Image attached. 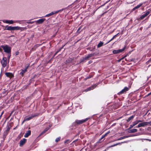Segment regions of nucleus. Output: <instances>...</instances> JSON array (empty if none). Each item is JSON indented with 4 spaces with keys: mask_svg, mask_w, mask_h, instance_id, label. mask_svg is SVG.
I'll return each mask as SVG.
<instances>
[{
    "mask_svg": "<svg viewBox=\"0 0 151 151\" xmlns=\"http://www.w3.org/2000/svg\"><path fill=\"white\" fill-rule=\"evenodd\" d=\"M97 84H95L94 85H92L90 87L91 90H92L94 89L97 86Z\"/></svg>",
    "mask_w": 151,
    "mask_h": 151,
    "instance_id": "4be33fe9",
    "label": "nucleus"
},
{
    "mask_svg": "<svg viewBox=\"0 0 151 151\" xmlns=\"http://www.w3.org/2000/svg\"><path fill=\"white\" fill-rule=\"evenodd\" d=\"M135 125L132 122V124H131L129 126V129H131L133 128L135 126Z\"/></svg>",
    "mask_w": 151,
    "mask_h": 151,
    "instance_id": "f704fd0d",
    "label": "nucleus"
},
{
    "mask_svg": "<svg viewBox=\"0 0 151 151\" xmlns=\"http://www.w3.org/2000/svg\"><path fill=\"white\" fill-rule=\"evenodd\" d=\"M151 95V92H150V93H148L147 95V96H150V95Z\"/></svg>",
    "mask_w": 151,
    "mask_h": 151,
    "instance_id": "09e8293b",
    "label": "nucleus"
},
{
    "mask_svg": "<svg viewBox=\"0 0 151 151\" xmlns=\"http://www.w3.org/2000/svg\"><path fill=\"white\" fill-rule=\"evenodd\" d=\"M150 62H151V58L147 61L146 62V63H147V64H148Z\"/></svg>",
    "mask_w": 151,
    "mask_h": 151,
    "instance_id": "58836bf2",
    "label": "nucleus"
},
{
    "mask_svg": "<svg viewBox=\"0 0 151 151\" xmlns=\"http://www.w3.org/2000/svg\"><path fill=\"white\" fill-rule=\"evenodd\" d=\"M73 58H70V57H69V58L66 60V63L67 64L68 63H69L71 62L73 60Z\"/></svg>",
    "mask_w": 151,
    "mask_h": 151,
    "instance_id": "a211bd4d",
    "label": "nucleus"
},
{
    "mask_svg": "<svg viewBox=\"0 0 151 151\" xmlns=\"http://www.w3.org/2000/svg\"><path fill=\"white\" fill-rule=\"evenodd\" d=\"M91 63V61H89V63L90 64Z\"/></svg>",
    "mask_w": 151,
    "mask_h": 151,
    "instance_id": "bf43d9fd",
    "label": "nucleus"
},
{
    "mask_svg": "<svg viewBox=\"0 0 151 151\" xmlns=\"http://www.w3.org/2000/svg\"><path fill=\"white\" fill-rule=\"evenodd\" d=\"M60 138H61L60 137H58L57 138H56V139L55 140V142H59L60 140Z\"/></svg>",
    "mask_w": 151,
    "mask_h": 151,
    "instance_id": "c9c22d12",
    "label": "nucleus"
},
{
    "mask_svg": "<svg viewBox=\"0 0 151 151\" xmlns=\"http://www.w3.org/2000/svg\"><path fill=\"white\" fill-rule=\"evenodd\" d=\"M12 113H11L10 115V116H9V117H10V116H11V114H12Z\"/></svg>",
    "mask_w": 151,
    "mask_h": 151,
    "instance_id": "052dcab7",
    "label": "nucleus"
},
{
    "mask_svg": "<svg viewBox=\"0 0 151 151\" xmlns=\"http://www.w3.org/2000/svg\"><path fill=\"white\" fill-rule=\"evenodd\" d=\"M4 30H6L10 31L13 30V27L6 26L5 27Z\"/></svg>",
    "mask_w": 151,
    "mask_h": 151,
    "instance_id": "2eb2a0df",
    "label": "nucleus"
},
{
    "mask_svg": "<svg viewBox=\"0 0 151 151\" xmlns=\"http://www.w3.org/2000/svg\"><path fill=\"white\" fill-rule=\"evenodd\" d=\"M29 64H27L25 66V67L24 68V70H26V71L27 72V70L28 69V68H29Z\"/></svg>",
    "mask_w": 151,
    "mask_h": 151,
    "instance_id": "c85d7f7f",
    "label": "nucleus"
},
{
    "mask_svg": "<svg viewBox=\"0 0 151 151\" xmlns=\"http://www.w3.org/2000/svg\"><path fill=\"white\" fill-rule=\"evenodd\" d=\"M129 90V88L126 86L121 91L117 93V94L120 95L124 93H125L127 91H128Z\"/></svg>",
    "mask_w": 151,
    "mask_h": 151,
    "instance_id": "39448f33",
    "label": "nucleus"
},
{
    "mask_svg": "<svg viewBox=\"0 0 151 151\" xmlns=\"http://www.w3.org/2000/svg\"><path fill=\"white\" fill-rule=\"evenodd\" d=\"M89 57H85V58H83L81 60L80 63H81L84 61L86 59H87Z\"/></svg>",
    "mask_w": 151,
    "mask_h": 151,
    "instance_id": "c756f323",
    "label": "nucleus"
},
{
    "mask_svg": "<svg viewBox=\"0 0 151 151\" xmlns=\"http://www.w3.org/2000/svg\"><path fill=\"white\" fill-rule=\"evenodd\" d=\"M146 126L150 125L151 126V121H150L149 122H145Z\"/></svg>",
    "mask_w": 151,
    "mask_h": 151,
    "instance_id": "2f4dec72",
    "label": "nucleus"
},
{
    "mask_svg": "<svg viewBox=\"0 0 151 151\" xmlns=\"http://www.w3.org/2000/svg\"><path fill=\"white\" fill-rule=\"evenodd\" d=\"M48 130V129H45L42 133H41L39 136H40L42 134L44 133H45Z\"/></svg>",
    "mask_w": 151,
    "mask_h": 151,
    "instance_id": "7c9ffc66",
    "label": "nucleus"
},
{
    "mask_svg": "<svg viewBox=\"0 0 151 151\" xmlns=\"http://www.w3.org/2000/svg\"><path fill=\"white\" fill-rule=\"evenodd\" d=\"M111 40H109L108 42L107 43H109V42H111Z\"/></svg>",
    "mask_w": 151,
    "mask_h": 151,
    "instance_id": "4d7b16f0",
    "label": "nucleus"
},
{
    "mask_svg": "<svg viewBox=\"0 0 151 151\" xmlns=\"http://www.w3.org/2000/svg\"><path fill=\"white\" fill-rule=\"evenodd\" d=\"M77 140H78V139L75 140L72 143H73L74 142H76Z\"/></svg>",
    "mask_w": 151,
    "mask_h": 151,
    "instance_id": "603ef678",
    "label": "nucleus"
},
{
    "mask_svg": "<svg viewBox=\"0 0 151 151\" xmlns=\"http://www.w3.org/2000/svg\"><path fill=\"white\" fill-rule=\"evenodd\" d=\"M103 44L104 43L103 42L100 41L97 46V47L99 48L101 46H102L103 45Z\"/></svg>",
    "mask_w": 151,
    "mask_h": 151,
    "instance_id": "bb28decb",
    "label": "nucleus"
},
{
    "mask_svg": "<svg viewBox=\"0 0 151 151\" xmlns=\"http://www.w3.org/2000/svg\"><path fill=\"white\" fill-rule=\"evenodd\" d=\"M21 28L20 27L18 26L13 27V30H19Z\"/></svg>",
    "mask_w": 151,
    "mask_h": 151,
    "instance_id": "393cba45",
    "label": "nucleus"
},
{
    "mask_svg": "<svg viewBox=\"0 0 151 151\" xmlns=\"http://www.w3.org/2000/svg\"><path fill=\"white\" fill-rule=\"evenodd\" d=\"M93 77V76L91 75H89L86 78V79H88V78H92V77Z\"/></svg>",
    "mask_w": 151,
    "mask_h": 151,
    "instance_id": "a19ab883",
    "label": "nucleus"
},
{
    "mask_svg": "<svg viewBox=\"0 0 151 151\" xmlns=\"http://www.w3.org/2000/svg\"><path fill=\"white\" fill-rule=\"evenodd\" d=\"M88 118H86L85 119L81 120H76L75 122L78 124H80L86 122L88 121Z\"/></svg>",
    "mask_w": 151,
    "mask_h": 151,
    "instance_id": "7ed1b4c3",
    "label": "nucleus"
},
{
    "mask_svg": "<svg viewBox=\"0 0 151 151\" xmlns=\"http://www.w3.org/2000/svg\"><path fill=\"white\" fill-rule=\"evenodd\" d=\"M129 57H122V58L119 59L118 60V62H120L122 60V62L124 61V60H125L126 61L129 62L130 61H132L133 60L132 59H129Z\"/></svg>",
    "mask_w": 151,
    "mask_h": 151,
    "instance_id": "423d86ee",
    "label": "nucleus"
},
{
    "mask_svg": "<svg viewBox=\"0 0 151 151\" xmlns=\"http://www.w3.org/2000/svg\"><path fill=\"white\" fill-rule=\"evenodd\" d=\"M146 126V122H144L141 123H139L138 125L136 126L135 127L138 128L141 127H144Z\"/></svg>",
    "mask_w": 151,
    "mask_h": 151,
    "instance_id": "9d476101",
    "label": "nucleus"
},
{
    "mask_svg": "<svg viewBox=\"0 0 151 151\" xmlns=\"http://www.w3.org/2000/svg\"><path fill=\"white\" fill-rule=\"evenodd\" d=\"M135 125L132 122V124H131L129 126V129H131L133 128L135 126Z\"/></svg>",
    "mask_w": 151,
    "mask_h": 151,
    "instance_id": "72a5a7b5",
    "label": "nucleus"
},
{
    "mask_svg": "<svg viewBox=\"0 0 151 151\" xmlns=\"http://www.w3.org/2000/svg\"><path fill=\"white\" fill-rule=\"evenodd\" d=\"M4 22L9 24H12L14 23V21L12 20H6Z\"/></svg>",
    "mask_w": 151,
    "mask_h": 151,
    "instance_id": "aec40b11",
    "label": "nucleus"
},
{
    "mask_svg": "<svg viewBox=\"0 0 151 151\" xmlns=\"http://www.w3.org/2000/svg\"><path fill=\"white\" fill-rule=\"evenodd\" d=\"M90 90H91L90 88V87H89V88H88L87 89H86L85 91H89Z\"/></svg>",
    "mask_w": 151,
    "mask_h": 151,
    "instance_id": "79ce46f5",
    "label": "nucleus"
},
{
    "mask_svg": "<svg viewBox=\"0 0 151 151\" xmlns=\"http://www.w3.org/2000/svg\"><path fill=\"white\" fill-rule=\"evenodd\" d=\"M87 79H86V78H85V80H86Z\"/></svg>",
    "mask_w": 151,
    "mask_h": 151,
    "instance_id": "680f3d73",
    "label": "nucleus"
},
{
    "mask_svg": "<svg viewBox=\"0 0 151 151\" xmlns=\"http://www.w3.org/2000/svg\"><path fill=\"white\" fill-rule=\"evenodd\" d=\"M117 34L114 36H113V37H112V38L111 39V40H113L116 37V36H117Z\"/></svg>",
    "mask_w": 151,
    "mask_h": 151,
    "instance_id": "a18cd8bd",
    "label": "nucleus"
},
{
    "mask_svg": "<svg viewBox=\"0 0 151 151\" xmlns=\"http://www.w3.org/2000/svg\"><path fill=\"white\" fill-rule=\"evenodd\" d=\"M26 72V70L24 69H22L21 70V72L19 73V75L23 77L24 76V74Z\"/></svg>",
    "mask_w": 151,
    "mask_h": 151,
    "instance_id": "6ab92c4d",
    "label": "nucleus"
},
{
    "mask_svg": "<svg viewBox=\"0 0 151 151\" xmlns=\"http://www.w3.org/2000/svg\"><path fill=\"white\" fill-rule=\"evenodd\" d=\"M5 132H7L8 134L9 133V131L8 130H6Z\"/></svg>",
    "mask_w": 151,
    "mask_h": 151,
    "instance_id": "3c124183",
    "label": "nucleus"
},
{
    "mask_svg": "<svg viewBox=\"0 0 151 151\" xmlns=\"http://www.w3.org/2000/svg\"><path fill=\"white\" fill-rule=\"evenodd\" d=\"M19 52H16L15 53V55H19Z\"/></svg>",
    "mask_w": 151,
    "mask_h": 151,
    "instance_id": "de8ad7c7",
    "label": "nucleus"
},
{
    "mask_svg": "<svg viewBox=\"0 0 151 151\" xmlns=\"http://www.w3.org/2000/svg\"><path fill=\"white\" fill-rule=\"evenodd\" d=\"M20 21H19V20H17V21H15L14 22V23H20Z\"/></svg>",
    "mask_w": 151,
    "mask_h": 151,
    "instance_id": "49530a36",
    "label": "nucleus"
},
{
    "mask_svg": "<svg viewBox=\"0 0 151 151\" xmlns=\"http://www.w3.org/2000/svg\"><path fill=\"white\" fill-rule=\"evenodd\" d=\"M129 136H124L123 137H119V138L118 139H117V140H122V139H125V138H127L129 137Z\"/></svg>",
    "mask_w": 151,
    "mask_h": 151,
    "instance_id": "b1692460",
    "label": "nucleus"
},
{
    "mask_svg": "<svg viewBox=\"0 0 151 151\" xmlns=\"http://www.w3.org/2000/svg\"><path fill=\"white\" fill-rule=\"evenodd\" d=\"M128 132L131 133H135L137 132V130L136 129H129V128L128 129Z\"/></svg>",
    "mask_w": 151,
    "mask_h": 151,
    "instance_id": "f8f14e48",
    "label": "nucleus"
},
{
    "mask_svg": "<svg viewBox=\"0 0 151 151\" xmlns=\"http://www.w3.org/2000/svg\"><path fill=\"white\" fill-rule=\"evenodd\" d=\"M7 91L5 89H3L1 93V95H3V96L7 95L8 93V92H7Z\"/></svg>",
    "mask_w": 151,
    "mask_h": 151,
    "instance_id": "dca6fc26",
    "label": "nucleus"
},
{
    "mask_svg": "<svg viewBox=\"0 0 151 151\" xmlns=\"http://www.w3.org/2000/svg\"><path fill=\"white\" fill-rule=\"evenodd\" d=\"M11 127H12V126H11V124H7L6 127V128H8L10 129Z\"/></svg>",
    "mask_w": 151,
    "mask_h": 151,
    "instance_id": "473e14b6",
    "label": "nucleus"
},
{
    "mask_svg": "<svg viewBox=\"0 0 151 151\" xmlns=\"http://www.w3.org/2000/svg\"><path fill=\"white\" fill-rule=\"evenodd\" d=\"M63 46H63L62 47H61L60 48L59 51H58L57 52H58V51H60L61 49H62L63 48Z\"/></svg>",
    "mask_w": 151,
    "mask_h": 151,
    "instance_id": "8fccbe9b",
    "label": "nucleus"
},
{
    "mask_svg": "<svg viewBox=\"0 0 151 151\" xmlns=\"http://www.w3.org/2000/svg\"><path fill=\"white\" fill-rule=\"evenodd\" d=\"M39 115V114L38 113H36L34 114H32L31 116L28 117L27 116L25 117L22 122V123H23L25 121H29L31 119H32L33 118H34L35 117L38 116Z\"/></svg>",
    "mask_w": 151,
    "mask_h": 151,
    "instance_id": "f257e3e1",
    "label": "nucleus"
},
{
    "mask_svg": "<svg viewBox=\"0 0 151 151\" xmlns=\"http://www.w3.org/2000/svg\"><path fill=\"white\" fill-rule=\"evenodd\" d=\"M1 47L3 49L5 52L8 53H10L11 48L10 47L7 45H5L1 46Z\"/></svg>",
    "mask_w": 151,
    "mask_h": 151,
    "instance_id": "f03ea898",
    "label": "nucleus"
},
{
    "mask_svg": "<svg viewBox=\"0 0 151 151\" xmlns=\"http://www.w3.org/2000/svg\"><path fill=\"white\" fill-rule=\"evenodd\" d=\"M33 23V22H28V23H29V24H32Z\"/></svg>",
    "mask_w": 151,
    "mask_h": 151,
    "instance_id": "864d4df0",
    "label": "nucleus"
},
{
    "mask_svg": "<svg viewBox=\"0 0 151 151\" xmlns=\"http://www.w3.org/2000/svg\"><path fill=\"white\" fill-rule=\"evenodd\" d=\"M81 27H80L78 28V30H77V32H78V33H80V29H81Z\"/></svg>",
    "mask_w": 151,
    "mask_h": 151,
    "instance_id": "c03bdc74",
    "label": "nucleus"
},
{
    "mask_svg": "<svg viewBox=\"0 0 151 151\" xmlns=\"http://www.w3.org/2000/svg\"><path fill=\"white\" fill-rule=\"evenodd\" d=\"M150 129H151V128H150V127H148V130H150Z\"/></svg>",
    "mask_w": 151,
    "mask_h": 151,
    "instance_id": "6e6d98bb",
    "label": "nucleus"
},
{
    "mask_svg": "<svg viewBox=\"0 0 151 151\" xmlns=\"http://www.w3.org/2000/svg\"><path fill=\"white\" fill-rule=\"evenodd\" d=\"M63 9H62L61 10H59L58 11H55V12H52L51 13H50L46 15L45 17H49V16H50L53 15L54 14H56V13H58V12H61V11H63Z\"/></svg>",
    "mask_w": 151,
    "mask_h": 151,
    "instance_id": "1a4fd4ad",
    "label": "nucleus"
},
{
    "mask_svg": "<svg viewBox=\"0 0 151 151\" xmlns=\"http://www.w3.org/2000/svg\"><path fill=\"white\" fill-rule=\"evenodd\" d=\"M149 13H150L149 12H146L145 13V14L142 15L140 17V19H143L146 16H147L148 15Z\"/></svg>",
    "mask_w": 151,
    "mask_h": 151,
    "instance_id": "f3484780",
    "label": "nucleus"
},
{
    "mask_svg": "<svg viewBox=\"0 0 151 151\" xmlns=\"http://www.w3.org/2000/svg\"><path fill=\"white\" fill-rule=\"evenodd\" d=\"M70 142V141H69V140H66L65 141V143H67V144H68Z\"/></svg>",
    "mask_w": 151,
    "mask_h": 151,
    "instance_id": "4c0bfd02",
    "label": "nucleus"
},
{
    "mask_svg": "<svg viewBox=\"0 0 151 151\" xmlns=\"http://www.w3.org/2000/svg\"><path fill=\"white\" fill-rule=\"evenodd\" d=\"M6 130H7L9 131L10 130V129H8V128H7V129H6Z\"/></svg>",
    "mask_w": 151,
    "mask_h": 151,
    "instance_id": "5fc2aeb1",
    "label": "nucleus"
},
{
    "mask_svg": "<svg viewBox=\"0 0 151 151\" xmlns=\"http://www.w3.org/2000/svg\"><path fill=\"white\" fill-rule=\"evenodd\" d=\"M5 75L8 77L9 78H10L13 77L14 76V75L10 72H6L5 73Z\"/></svg>",
    "mask_w": 151,
    "mask_h": 151,
    "instance_id": "9b49d317",
    "label": "nucleus"
},
{
    "mask_svg": "<svg viewBox=\"0 0 151 151\" xmlns=\"http://www.w3.org/2000/svg\"><path fill=\"white\" fill-rule=\"evenodd\" d=\"M124 142H121V143H123ZM120 144V143H116L115 144H114V145H111V146H110L109 147H114V146H115L116 145H119Z\"/></svg>",
    "mask_w": 151,
    "mask_h": 151,
    "instance_id": "e433bc0d",
    "label": "nucleus"
},
{
    "mask_svg": "<svg viewBox=\"0 0 151 151\" xmlns=\"http://www.w3.org/2000/svg\"><path fill=\"white\" fill-rule=\"evenodd\" d=\"M105 137L103 135L102 136L101 138L99 139V141H101L102 139H103Z\"/></svg>",
    "mask_w": 151,
    "mask_h": 151,
    "instance_id": "37998d69",
    "label": "nucleus"
},
{
    "mask_svg": "<svg viewBox=\"0 0 151 151\" xmlns=\"http://www.w3.org/2000/svg\"><path fill=\"white\" fill-rule=\"evenodd\" d=\"M27 139L25 138H23L20 141L19 146L20 147L22 146L26 142Z\"/></svg>",
    "mask_w": 151,
    "mask_h": 151,
    "instance_id": "6e6552de",
    "label": "nucleus"
},
{
    "mask_svg": "<svg viewBox=\"0 0 151 151\" xmlns=\"http://www.w3.org/2000/svg\"><path fill=\"white\" fill-rule=\"evenodd\" d=\"M7 59L6 57H3L2 60L1 61V63L3 67H5L6 66L7 64Z\"/></svg>",
    "mask_w": 151,
    "mask_h": 151,
    "instance_id": "20e7f679",
    "label": "nucleus"
},
{
    "mask_svg": "<svg viewBox=\"0 0 151 151\" xmlns=\"http://www.w3.org/2000/svg\"><path fill=\"white\" fill-rule=\"evenodd\" d=\"M126 46H125L123 49L119 50H115L113 51V52L114 54H116L120 52H122L126 48Z\"/></svg>",
    "mask_w": 151,
    "mask_h": 151,
    "instance_id": "0eeeda50",
    "label": "nucleus"
},
{
    "mask_svg": "<svg viewBox=\"0 0 151 151\" xmlns=\"http://www.w3.org/2000/svg\"><path fill=\"white\" fill-rule=\"evenodd\" d=\"M110 133V132L109 131L107 133H106V134H104L103 135L105 137L107 136V134H109Z\"/></svg>",
    "mask_w": 151,
    "mask_h": 151,
    "instance_id": "ea45409f",
    "label": "nucleus"
},
{
    "mask_svg": "<svg viewBox=\"0 0 151 151\" xmlns=\"http://www.w3.org/2000/svg\"><path fill=\"white\" fill-rule=\"evenodd\" d=\"M8 133L7 132H4L3 133V138L4 140H5V138H6L7 135H8Z\"/></svg>",
    "mask_w": 151,
    "mask_h": 151,
    "instance_id": "5701e85b",
    "label": "nucleus"
},
{
    "mask_svg": "<svg viewBox=\"0 0 151 151\" xmlns=\"http://www.w3.org/2000/svg\"><path fill=\"white\" fill-rule=\"evenodd\" d=\"M31 134V130H28L26 132V133L24 135V137H27L29 136Z\"/></svg>",
    "mask_w": 151,
    "mask_h": 151,
    "instance_id": "4468645a",
    "label": "nucleus"
},
{
    "mask_svg": "<svg viewBox=\"0 0 151 151\" xmlns=\"http://www.w3.org/2000/svg\"><path fill=\"white\" fill-rule=\"evenodd\" d=\"M142 122V121L140 120H137L133 122V123L136 125L138 123L140 122Z\"/></svg>",
    "mask_w": 151,
    "mask_h": 151,
    "instance_id": "a878e982",
    "label": "nucleus"
},
{
    "mask_svg": "<svg viewBox=\"0 0 151 151\" xmlns=\"http://www.w3.org/2000/svg\"><path fill=\"white\" fill-rule=\"evenodd\" d=\"M142 5V4L141 3L139 5H137L136 6L134 7L133 10H135L136 9H137L139 8Z\"/></svg>",
    "mask_w": 151,
    "mask_h": 151,
    "instance_id": "cd10ccee",
    "label": "nucleus"
},
{
    "mask_svg": "<svg viewBox=\"0 0 151 151\" xmlns=\"http://www.w3.org/2000/svg\"><path fill=\"white\" fill-rule=\"evenodd\" d=\"M3 113H4V111H3L2 112V113H1V115H3Z\"/></svg>",
    "mask_w": 151,
    "mask_h": 151,
    "instance_id": "13d9d810",
    "label": "nucleus"
},
{
    "mask_svg": "<svg viewBox=\"0 0 151 151\" xmlns=\"http://www.w3.org/2000/svg\"><path fill=\"white\" fill-rule=\"evenodd\" d=\"M45 20V19H41L36 21L35 22L37 24H40L42 23Z\"/></svg>",
    "mask_w": 151,
    "mask_h": 151,
    "instance_id": "ddd939ff",
    "label": "nucleus"
},
{
    "mask_svg": "<svg viewBox=\"0 0 151 151\" xmlns=\"http://www.w3.org/2000/svg\"><path fill=\"white\" fill-rule=\"evenodd\" d=\"M135 116V115H132L130 117L128 118L127 119V122H129L131 120H132Z\"/></svg>",
    "mask_w": 151,
    "mask_h": 151,
    "instance_id": "412c9836",
    "label": "nucleus"
}]
</instances>
